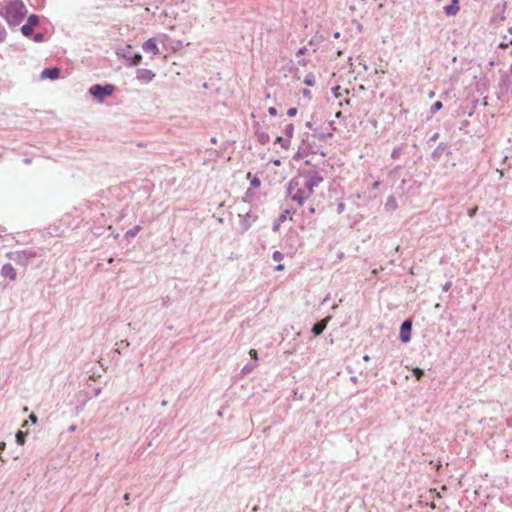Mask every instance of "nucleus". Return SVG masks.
Instances as JSON below:
<instances>
[{"label":"nucleus","mask_w":512,"mask_h":512,"mask_svg":"<svg viewBox=\"0 0 512 512\" xmlns=\"http://www.w3.org/2000/svg\"><path fill=\"white\" fill-rule=\"evenodd\" d=\"M323 180V176L316 170L302 171L289 181L286 189L287 196L302 206Z\"/></svg>","instance_id":"1"},{"label":"nucleus","mask_w":512,"mask_h":512,"mask_svg":"<svg viewBox=\"0 0 512 512\" xmlns=\"http://www.w3.org/2000/svg\"><path fill=\"white\" fill-rule=\"evenodd\" d=\"M459 9V0H452L451 4L444 7V12L447 16H455Z\"/></svg>","instance_id":"10"},{"label":"nucleus","mask_w":512,"mask_h":512,"mask_svg":"<svg viewBox=\"0 0 512 512\" xmlns=\"http://www.w3.org/2000/svg\"><path fill=\"white\" fill-rule=\"evenodd\" d=\"M272 259L274 261H281L283 259V254L280 251H274L272 255Z\"/></svg>","instance_id":"26"},{"label":"nucleus","mask_w":512,"mask_h":512,"mask_svg":"<svg viewBox=\"0 0 512 512\" xmlns=\"http://www.w3.org/2000/svg\"><path fill=\"white\" fill-rule=\"evenodd\" d=\"M509 33L512 34V26L509 28Z\"/></svg>","instance_id":"64"},{"label":"nucleus","mask_w":512,"mask_h":512,"mask_svg":"<svg viewBox=\"0 0 512 512\" xmlns=\"http://www.w3.org/2000/svg\"><path fill=\"white\" fill-rule=\"evenodd\" d=\"M1 275L4 278H9L10 280L14 281L16 279V270L10 263H6L1 268Z\"/></svg>","instance_id":"8"},{"label":"nucleus","mask_w":512,"mask_h":512,"mask_svg":"<svg viewBox=\"0 0 512 512\" xmlns=\"http://www.w3.org/2000/svg\"><path fill=\"white\" fill-rule=\"evenodd\" d=\"M124 500H126V501H127V500H129V494H128V493H126V494L124 495Z\"/></svg>","instance_id":"54"},{"label":"nucleus","mask_w":512,"mask_h":512,"mask_svg":"<svg viewBox=\"0 0 512 512\" xmlns=\"http://www.w3.org/2000/svg\"><path fill=\"white\" fill-rule=\"evenodd\" d=\"M162 406H166L167 405V401L166 400H163L162 403H161Z\"/></svg>","instance_id":"60"},{"label":"nucleus","mask_w":512,"mask_h":512,"mask_svg":"<svg viewBox=\"0 0 512 512\" xmlns=\"http://www.w3.org/2000/svg\"><path fill=\"white\" fill-rule=\"evenodd\" d=\"M29 420L31 421L32 424H36L37 421H38V418H37V416L35 414H31L29 416Z\"/></svg>","instance_id":"37"},{"label":"nucleus","mask_w":512,"mask_h":512,"mask_svg":"<svg viewBox=\"0 0 512 512\" xmlns=\"http://www.w3.org/2000/svg\"><path fill=\"white\" fill-rule=\"evenodd\" d=\"M33 40L35 42H43L44 41V34H42V33L35 34L34 37H33Z\"/></svg>","instance_id":"30"},{"label":"nucleus","mask_w":512,"mask_h":512,"mask_svg":"<svg viewBox=\"0 0 512 512\" xmlns=\"http://www.w3.org/2000/svg\"><path fill=\"white\" fill-rule=\"evenodd\" d=\"M289 213H290V211H289V210H285V211H283V213H281V214L279 215V217H278V222H279V223L284 222V221L286 220V218H287V216H288V214H289Z\"/></svg>","instance_id":"29"},{"label":"nucleus","mask_w":512,"mask_h":512,"mask_svg":"<svg viewBox=\"0 0 512 512\" xmlns=\"http://www.w3.org/2000/svg\"><path fill=\"white\" fill-rule=\"evenodd\" d=\"M15 438H16V442L17 444L19 445H24L25 443V438H26V433L22 432V431H18L15 435Z\"/></svg>","instance_id":"18"},{"label":"nucleus","mask_w":512,"mask_h":512,"mask_svg":"<svg viewBox=\"0 0 512 512\" xmlns=\"http://www.w3.org/2000/svg\"><path fill=\"white\" fill-rule=\"evenodd\" d=\"M27 425H28V421H25V422L22 424V427H23V428H25V427H27Z\"/></svg>","instance_id":"58"},{"label":"nucleus","mask_w":512,"mask_h":512,"mask_svg":"<svg viewBox=\"0 0 512 512\" xmlns=\"http://www.w3.org/2000/svg\"><path fill=\"white\" fill-rule=\"evenodd\" d=\"M401 151H402L401 147H395L391 153V158L397 159L400 156Z\"/></svg>","instance_id":"24"},{"label":"nucleus","mask_w":512,"mask_h":512,"mask_svg":"<svg viewBox=\"0 0 512 512\" xmlns=\"http://www.w3.org/2000/svg\"><path fill=\"white\" fill-rule=\"evenodd\" d=\"M375 73H376V74H377V73H385V71H384V70H382V69H375Z\"/></svg>","instance_id":"50"},{"label":"nucleus","mask_w":512,"mask_h":512,"mask_svg":"<svg viewBox=\"0 0 512 512\" xmlns=\"http://www.w3.org/2000/svg\"><path fill=\"white\" fill-rule=\"evenodd\" d=\"M308 211H309V213L313 214V213L315 212V208H314V207H310V208L308 209Z\"/></svg>","instance_id":"49"},{"label":"nucleus","mask_w":512,"mask_h":512,"mask_svg":"<svg viewBox=\"0 0 512 512\" xmlns=\"http://www.w3.org/2000/svg\"><path fill=\"white\" fill-rule=\"evenodd\" d=\"M342 52L340 50L337 51V55L340 56Z\"/></svg>","instance_id":"62"},{"label":"nucleus","mask_w":512,"mask_h":512,"mask_svg":"<svg viewBox=\"0 0 512 512\" xmlns=\"http://www.w3.org/2000/svg\"><path fill=\"white\" fill-rule=\"evenodd\" d=\"M380 185V182L376 181L372 184V189H377Z\"/></svg>","instance_id":"44"},{"label":"nucleus","mask_w":512,"mask_h":512,"mask_svg":"<svg viewBox=\"0 0 512 512\" xmlns=\"http://www.w3.org/2000/svg\"><path fill=\"white\" fill-rule=\"evenodd\" d=\"M304 83L307 86H314L315 85V77L313 74H307L304 78Z\"/></svg>","instance_id":"20"},{"label":"nucleus","mask_w":512,"mask_h":512,"mask_svg":"<svg viewBox=\"0 0 512 512\" xmlns=\"http://www.w3.org/2000/svg\"><path fill=\"white\" fill-rule=\"evenodd\" d=\"M256 367V364L255 363H252V364H247L245 365L242 370H241V373L242 374H248L250 372L253 371V369Z\"/></svg>","instance_id":"21"},{"label":"nucleus","mask_w":512,"mask_h":512,"mask_svg":"<svg viewBox=\"0 0 512 512\" xmlns=\"http://www.w3.org/2000/svg\"><path fill=\"white\" fill-rule=\"evenodd\" d=\"M119 348H117L115 351L117 353H120V349L123 347H128L130 343L127 340H121L119 343L116 344Z\"/></svg>","instance_id":"25"},{"label":"nucleus","mask_w":512,"mask_h":512,"mask_svg":"<svg viewBox=\"0 0 512 512\" xmlns=\"http://www.w3.org/2000/svg\"><path fill=\"white\" fill-rule=\"evenodd\" d=\"M293 133H294V126H293V124L289 123V124L285 125V127H284L285 137H287V138H289L291 140V138L293 136Z\"/></svg>","instance_id":"16"},{"label":"nucleus","mask_w":512,"mask_h":512,"mask_svg":"<svg viewBox=\"0 0 512 512\" xmlns=\"http://www.w3.org/2000/svg\"><path fill=\"white\" fill-rule=\"evenodd\" d=\"M60 75V69L57 67L45 68L41 72V78L55 80Z\"/></svg>","instance_id":"9"},{"label":"nucleus","mask_w":512,"mask_h":512,"mask_svg":"<svg viewBox=\"0 0 512 512\" xmlns=\"http://www.w3.org/2000/svg\"><path fill=\"white\" fill-rule=\"evenodd\" d=\"M142 49L145 53L152 54L153 56L159 54V48L154 38L146 40L142 45Z\"/></svg>","instance_id":"7"},{"label":"nucleus","mask_w":512,"mask_h":512,"mask_svg":"<svg viewBox=\"0 0 512 512\" xmlns=\"http://www.w3.org/2000/svg\"><path fill=\"white\" fill-rule=\"evenodd\" d=\"M27 13V9L21 0H12L9 3H0V15L12 26H18Z\"/></svg>","instance_id":"2"},{"label":"nucleus","mask_w":512,"mask_h":512,"mask_svg":"<svg viewBox=\"0 0 512 512\" xmlns=\"http://www.w3.org/2000/svg\"><path fill=\"white\" fill-rule=\"evenodd\" d=\"M21 32L22 34L25 36V37H30L33 35V27L27 25V24H24L22 27H21Z\"/></svg>","instance_id":"17"},{"label":"nucleus","mask_w":512,"mask_h":512,"mask_svg":"<svg viewBox=\"0 0 512 512\" xmlns=\"http://www.w3.org/2000/svg\"><path fill=\"white\" fill-rule=\"evenodd\" d=\"M296 114H297V108L296 107H291V108H289L287 110V115L289 117H294V116H296Z\"/></svg>","instance_id":"32"},{"label":"nucleus","mask_w":512,"mask_h":512,"mask_svg":"<svg viewBox=\"0 0 512 512\" xmlns=\"http://www.w3.org/2000/svg\"><path fill=\"white\" fill-rule=\"evenodd\" d=\"M452 286V283L451 282H446L443 286H442V290L447 292Z\"/></svg>","instance_id":"36"},{"label":"nucleus","mask_w":512,"mask_h":512,"mask_svg":"<svg viewBox=\"0 0 512 512\" xmlns=\"http://www.w3.org/2000/svg\"><path fill=\"white\" fill-rule=\"evenodd\" d=\"M440 150H441V147H440V146H439V147H437V148L433 151V153H432V157H433V158H437V157L440 155V153H441V151H440Z\"/></svg>","instance_id":"35"},{"label":"nucleus","mask_w":512,"mask_h":512,"mask_svg":"<svg viewBox=\"0 0 512 512\" xmlns=\"http://www.w3.org/2000/svg\"><path fill=\"white\" fill-rule=\"evenodd\" d=\"M39 23V16L36 15V14H31L28 19H27V25L31 26V27H34L36 25H38Z\"/></svg>","instance_id":"15"},{"label":"nucleus","mask_w":512,"mask_h":512,"mask_svg":"<svg viewBox=\"0 0 512 512\" xmlns=\"http://www.w3.org/2000/svg\"><path fill=\"white\" fill-rule=\"evenodd\" d=\"M351 380H352L353 382H356V377H352V378H351Z\"/></svg>","instance_id":"63"},{"label":"nucleus","mask_w":512,"mask_h":512,"mask_svg":"<svg viewBox=\"0 0 512 512\" xmlns=\"http://www.w3.org/2000/svg\"><path fill=\"white\" fill-rule=\"evenodd\" d=\"M298 63L302 66H305L306 65V61L305 60H299Z\"/></svg>","instance_id":"48"},{"label":"nucleus","mask_w":512,"mask_h":512,"mask_svg":"<svg viewBox=\"0 0 512 512\" xmlns=\"http://www.w3.org/2000/svg\"><path fill=\"white\" fill-rule=\"evenodd\" d=\"M386 207H392V208H395L397 205H396V201L395 199L390 196L388 199H387V202L385 204Z\"/></svg>","instance_id":"27"},{"label":"nucleus","mask_w":512,"mask_h":512,"mask_svg":"<svg viewBox=\"0 0 512 512\" xmlns=\"http://www.w3.org/2000/svg\"><path fill=\"white\" fill-rule=\"evenodd\" d=\"M412 323L409 320H405L400 327V340L403 343H407L411 339Z\"/></svg>","instance_id":"6"},{"label":"nucleus","mask_w":512,"mask_h":512,"mask_svg":"<svg viewBox=\"0 0 512 512\" xmlns=\"http://www.w3.org/2000/svg\"><path fill=\"white\" fill-rule=\"evenodd\" d=\"M7 33L3 25L0 23V43L6 39Z\"/></svg>","instance_id":"28"},{"label":"nucleus","mask_w":512,"mask_h":512,"mask_svg":"<svg viewBox=\"0 0 512 512\" xmlns=\"http://www.w3.org/2000/svg\"><path fill=\"white\" fill-rule=\"evenodd\" d=\"M344 210H345V204L344 203H339L337 205V213L341 214Z\"/></svg>","instance_id":"33"},{"label":"nucleus","mask_w":512,"mask_h":512,"mask_svg":"<svg viewBox=\"0 0 512 512\" xmlns=\"http://www.w3.org/2000/svg\"><path fill=\"white\" fill-rule=\"evenodd\" d=\"M38 256V253L33 249H25L15 252H10L7 254V257H9L11 260H13L15 263L27 266L30 261Z\"/></svg>","instance_id":"3"},{"label":"nucleus","mask_w":512,"mask_h":512,"mask_svg":"<svg viewBox=\"0 0 512 512\" xmlns=\"http://www.w3.org/2000/svg\"><path fill=\"white\" fill-rule=\"evenodd\" d=\"M303 96H304V97H308V98H310V97H311V92H310V90H308V89H304V90H303Z\"/></svg>","instance_id":"42"},{"label":"nucleus","mask_w":512,"mask_h":512,"mask_svg":"<svg viewBox=\"0 0 512 512\" xmlns=\"http://www.w3.org/2000/svg\"><path fill=\"white\" fill-rule=\"evenodd\" d=\"M273 163H274L275 165H280V160H278V159H277V160H275Z\"/></svg>","instance_id":"57"},{"label":"nucleus","mask_w":512,"mask_h":512,"mask_svg":"<svg viewBox=\"0 0 512 512\" xmlns=\"http://www.w3.org/2000/svg\"><path fill=\"white\" fill-rule=\"evenodd\" d=\"M401 167L400 166H397L393 171H391L390 173L393 174L396 170L400 169Z\"/></svg>","instance_id":"59"},{"label":"nucleus","mask_w":512,"mask_h":512,"mask_svg":"<svg viewBox=\"0 0 512 512\" xmlns=\"http://www.w3.org/2000/svg\"><path fill=\"white\" fill-rule=\"evenodd\" d=\"M280 224H281V223H279V222L277 221V223H276V224L274 225V227H273V230H276Z\"/></svg>","instance_id":"53"},{"label":"nucleus","mask_w":512,"mask_h":512,"mask_svg":"<svg viewBox=\"0 0 512 512\" xmlns=\"http://www.w3.org/2000/svg\"><path fill=\"white\" fill-rule=\"evenodd\" d=\"M443 107V104L441 101H436L432 107H431V112L432 114L436 113L437 111H439L441 108Z\"/></svg>","instance_id":"23"},{"label":"nucleus","mask_w":512,"mask_h":512,"mask_svg":"<svg viewBox=\"0 0 512 512\" xmlns=\"http://www.w3.org/2000/svg\"><path fill=\"white\" fill-rule=\"evenodd\" d=\"M507 46H508V43H506V42H503L500 44V47H502V48L507 47Z\"/></svg>","instance_id":"52"},{"label":"nucleus","mask_w":512,"mask_h":512,"mask_svg":"<svg viewBox=\"0 0 512 512\" xmlns=\"http://www.w3.org/2000/svg\"><path fill=\"white\" fill-rule=\"evenodd\" d=\"M339 90H340V86H336L332 89L333 94L335 95L336 98L340 96Z\"/></svg>","instance_id":"39"},{"label":"nucleus","mask_w":512,"mask_h":512,"mask_svg":"<svg viewBox=\"0 0 512 512\" xmlns=\"http://www.w3.org/2000/svg\"><path fill=\"white\" fill-rule=\"evenodd\" d=\"M360 65L362 66V68H363V70H364V71H367V70H368V66H367V64H365V63H360Z\"/></svg>","instance_id":"45"},{"label":"nucleus","mask_w":512,"mask_h":512,"mask_svg":"<svg viewBox=\"0 0 512 512\" xmlns=\"http://www.w3.org/2000/svg\"><path fill=\"white\" fill-rule=\"evenodd\" d=\"M413 375L417 380H420L422 376L424 375V371L421 368H414L413 369Z\"/></svg>","instance_id":"22"},{"label":"nucleus","mask_w":512,"mask_h":512,"mask_svg":"<svg viewBox=\"0 0 512 512\" xmlns=\"http://www.w3.org/2000/svg\"><path fill=\"white\" fill-rule=\"evenodd\" d=\"M249 354L253 359L257 360V351L255 349H251Z\"/></svg>","instance_id":"40"},{"label":"nucleus","mask_w":512,"mask_h":512,"mask_svg":"<svg viewBox=\"0 0 512 512\" xmlns=\"http://www.w3.org/2000/svg\"><path fill=\"white\" fill-rule=\"evenodd\" d=\"M260 184H261V181H260V179H259V178H257V177H254V178L251 180V182H250V185H251L252 187H259V186H260Z\"/></svg>","instance_id":"31"},{"label":"nucleus","mask_w":512,"mask_h":512,"mask_svg":"<svg viewBox=\"0 0 512 512\" xmlns=\"http://www.w3.org/2000/svg\"><path fill=\"white\" fill-rule=\"evenodd\" d=\"M306 51H307L306 47L299 48L298 51H297V56L304 55Z\"/></svg>","instance_id":"38"},{"label":"nucleus","mask_w":512,"mask_h":512,"mask_svg":"<svg viewBox=\"0 0 512 512\" xmlns=\"http://www.w3.org/2000/svg\"><path fill=\"white\" fill-rule=\"evenodd\" d=\"M136 78L139 82L147 84L155 78V73L150 69L139 68L136 71Z\"/></svg>","instance_id":"5"},{"label":"nucleus","mask_w":512,"mask_h":512,"mask_svg":"<svg viewBox=\"0 0 512 512\" xmlns=\"http://www.w3.org/2000/svg\"><path fill=\"white\" fill-rule=\"evenodd\" d=\"M6 444L4 442H0V451L5 449Z\"/></svg>","instance_id":"46"},{"label":"nucleus","mask_w":512,"mask_h":512,"mask_svg":"<svg viewBox=\"0 0 512 512\" xmlns=\"http://www.w3.org/2000/svg\"><path fill=\"white\" fill-rule=\"evenodd\" d=\"M476 211H477V207L472 208V209H470V210L468 211V215H469L470 217H473V216L475 215Z\"/></svg>","instance_id":"41"},{"label":"nucleus","mask_w":512,"mask_h":512,"mask_svg":"<svg viewBox=\"0 0 512 512\" xmlns=\"http://www.w3.org/2000/svg\"><path fill=\"white\" fill-rule=\"evenodd\" d=\"M268 113L271 116H276L277 115V109L275 107H269L268 108Z\"/></svg>","instance_id":"34"},{"label":"nucleus","mask_w":512,"mask_h":512,"mask_svg":"<svg viewBox=\"0 0 512 512\" xmlns=\"http://www.w3.org/2000/svg\"><path fill=\"white\" fill-rule=\"evenodd\" d=\"M24 162H25L26 164H29V163L31 162V160H30L29 158H26V159H24Z\"/></svg>","instance_id":"55"},{"label":"nucleus","mask_w":512,"mask_h":512,"mask_svg":"<svg viewBox=\"0 0 512 512\" xmlns=\"http://www.w3.org/2000/svg\"><path fill=\"white\" fill-rule=\"evenodd\" d=\"M140 230H141L140 226H135L126 232V237H128V238L135 237Z\"/></svg>","instance_id":"19"},{"label":"nucleus","mask_w":512,"mask_h":512,"mask_svg":"<svg viewBox=\"0 0 512 512\" xmlns=\"http://www.w3.org/2000/svg\"><path fill=\"white\" fill-rule=\"evenodd\" d=\"M339 36H340V33H339V32H335V33H334V37H335V38H339Z\"/></svg>","instance_id":"56"},{"label":"nucleus","mask_w":512,"mask_h":512,"mask_svg":"<svg viewBox=\"0 0 512 512\" xmlns=\"http://www.w3.org/2000/svg\"><path fill=\"white\" fill-rule=\"evenodd\" d=\"M114 90L115 87L112 84H95L89 89V93L99 102H103L106 97L113 94Z\"/></svg>","instance_id":"4"},{"label":"nucleus","mask_w":512,"mask_h":512,"mask_svg":"<svg viewBox=\"0 0 512 512\" xmlns=\"http://www.w3.org/2000/svg\"><path fill=\"white\" fill-rule=\"evenodd\" d=\"M75 429H76V427H75L74 425H72V426H70V427H69V431H70V432L75 431Z\"/></svg>","instance_id":"51"},{"label":"nucleus","mask_w":512,"mask_h":512,"mask_svg":"<svg viewBox=\"0 0 512 512\" xmlns=\"http://www.w3.org/2000/svg\"><path fill=\"white\" fill-rule=\"evenodd\" d=\"M363 360L368 362L370 360V356L369 355H364L363 356Z\"/></svg>","instance_id":"47"},{"label":"nucleus","mask_w":512,"mask_h":512,"mask_svg":"<svg viewBox=\"0 0 512 512\" xmlns=\"http://www.w3.org/2000/svg\"><path fill=\"white\" fill-rule=\"evenodd\" d=\"M127 59L130 61V65L136 66L141 62L142 55L136 52L131 56H127Z\"/></svg>","instance_id":"13"},{"label":"nucleus","mask_w":512,"mask_h":512,"mask_svg":"<svg viewBox=\"0 0 512 512\" xmlns=\"http://www.w3.org/2000/svg\"><path fill=\"white\" fill-rule=\"evenodd\" d=\"M256 135H257V139H258V141H259L261 144H266V143H268V142H269V140H270V136H269V134H268V133H266V132L258 131V132L256 133Z\"/></svg>","instance_id":"14"},{"label":"nucleus","mask_w":512,"mask_h":512,"mask_svg":"<svg viewBox=\"0 0 512 512\" xmlns=\"http://www.w3.org/2000/svg\"><path fill=\"white\" fill-rule=\"evenodd\" d=\"M275 143L279 144L284 149H288L290 146L291 140L287 137L278 136L275 139Z\"/></svg>","instance_id":"12"},{"label":"nucleus","mask_w":512,"mask_h":512,"mask_svg":"<svg viewBox=\"0 0 512 512\" xmlns=\"http://www.w3.org/2000/svg\"><path fill=\"white\" fill-rule=\"evenodd\" d=\"M433 96H434V92H431V93L429 94V97H430V98H432Z\"/></svg>","instance_id":"61"},{"label":"nucleus","mask_w":512,"mask_h":512,"mask_svg":"<svg viewBox=\"0 0 512 512\" xmlns=\"http://www.w3.org/2000/svg\"><path fill=\"white\" fill-rule=\"evenodd\" d=\"M275 269H276L277 271H282V270H284V265H283V264H278V265L275 267Z\"/></svg>","instance_id":"43"},{"label":"nucleus","mask_w":512,"mask_h":512,"mask_svg":"<svg viewBox=\"0 0 512 512\" xmlns=\"http://www.w3.org/2000/svg\"><path fill=\"white\" fill-rule=\"evenodd\" d=\"M329 319L330 318L328 317V318L321 320L313 325L311 331L314 334V336H319L323 333V331L325 330V328L327 326Z\"/></svg>","instance_id":"11"}]
</instances>
